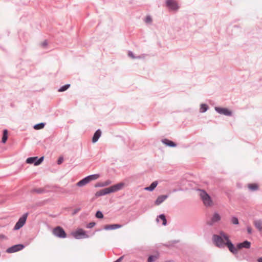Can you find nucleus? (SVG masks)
<instances>
[{
  "label": "nucleus",
  "instance_id": "1",
  "mask_svg": "<svg viewBox=\"0 0 262 262\" xmlns=\"http://www.w3.org/2000/svg\"><path fill=\"white\" fill-rule=\"evenodd\" d=\"M213 243L219 248H224L226 246L230 252L233 254H236L238 252L234 245L229 238V236L223 231H220V234H213L212 236Z\"/></svg>",
  "mask_w": 262,
  "mask_h": 262
},
{
  "label": "nucleus",
  "instance_id": "2",
  "mask_svg": "<svg viewBox=\"0 0 262 262\" xmlns=\"http://www.w3.org/2000/svg\"><path fill=\"white\" fill-rule=\"evenodd\" d=\"M125 183L124 182H120L112 185L109 187L101 189L95 193V195L96 197H99L101 196L105 195L111 193H113L118 191L124 186Z\"/></svg>",
  "mask_w": 262,
  "mask_h": 262
},
{
  "label": "nucleus",
  "instance_id": "3",
  "mask_svg": "<svg viewBox=\"0 0 262 262\" xmlns=\"http://www.w3.org/2000/svg\"><path fill=\"white\" fill-rule=\"evenodd\" d=\"M201 192L200 197L204 204L206 207L211 206L212 205V201L210 196L204 190H199Z\"/></svg>",
  "mask_w": 262,
  "mask_h": 262
},
{
  "label": "nucleus",
  "instance_id": "4",
  "mask_svg": "<svg viewBox=\"0 0 262 262\" xmlns=\"http://www.w3.org/2000/svg\"><path fill=\"white\" fill-rule=\"evenodd\" d=\"M74 237L77 239L89 238L90 236L87 234L86 231L81 228L77 229L72 233Z\"/></svg>",
  "mask_w": 262,
  "mask_h": 262
},
{
  "label": "nucleus",
  "instance_id": "5",
  "mask_svg": "<svg viewBox=\"0 0 262 262\" xmlns=\"http://www.w3.org/2000/svg\"><path fill=\"white\" fill-rule=\"evenodd\" d=\"M44 160V157L42 156L40 158L38 157H29L26 159V162L27 164H33L34 166H38L41 164Z\"/></svg>",
  "mask_w": 262,
  "mask_h": 262
},
{
  "label": "nucleus",
  "instance_id": "6",
  "mask_svg": "<svg viewBox=\"0 0 262 262\" xmlns=\"http://www.w3.org/2000/svg\"><path fill=\"white\" fill-rule=\"evenodd\" d=\"M28 212L25 213L15 224L13 230H18L20 229L26 223L28 215Z\"/></svg>",
  "mask_w": 262,
  "mask_h": 262
},
{
  "label": "nucleus",
  "instance_id": "7",
  "mask_svg": "<svg viewBox=\"0 0 262 262\" xmlns=\"http://www.w3.org/2000/svg\"><path fill=\"white\" fill-rule=\"evenodd\" d=\"M53 234L60 238H64L67 237V233L64 229L60 226H57L54 228Z\"/></svg>",
  "mask_w": 262,
  "mask_h": 262
},
{
  "label": "nucleus",
  "instance_id": "8",
  "mask_svg": "<svg viewBox=\"0 0 262 262\" xmlns=\"http://www.w3.org/2000/svg\"><path fill=\"white\" fill-rule=\"evenodd\" d=\"M25 246L24 244H19L11 246L6 250V252L8 253H13L23 250Z\"/></svg>",
  "mask_w": 262,
  "mask_h": 262
},
{
  "label": "nucleus",
  "instance_id": "9",
  "mask_svg": "<svg viewBox=\"0 0 262 262\" xmlns=\"http://www.w3.org/2000/svg\"><path fill=\"white\" fill-rule=\"evenodd\" d=\"M215 111L220 114H223L226 116H231L232 112L231 111L226 107L219 106L215 107Z\"/></svg>",
  "mask_w": 262,
  "mask_h": 262
},
{
  "label": "nucleus",
  "instance_id": "10",
  "mask_svg": "<svg viewBox=\"0 0 262 262\" xmlns=\"http://www.w3.org/2000/svg\"><path fill=\"white\" fill-rule=\"evenodd\" d=\"M166 6L170 10H177L179 8L178 4L174 0H166Z\"/></svg>",
  "mask_w": 262,
  "mask_h": 262
},
{
  "label": "nucleus",
  "instance_id": "11",
  "mask_svg": "<svg viewBox=\"0 0 262 262\" xmlns=\"http://www.w3.org/2000/svg\"><path fill=\"white\" fill-rule=\"evenodd\" d=\"M251 243L247 240H245L243 242L238 243L236 245V247H235L237 250L241 249L242 248L249 249L251 247Z\"/></svg>",
  "mask_w": 262,
  "mask_h": 262
},
{
  "label": "nucleus",
  "instance_id": "12",
  "mask_svg": "<svg viewBox=\"0 0 262 262\" xmlns=\"http://www.w3.org/2000/svg\"><path fill=\"white\" fill-rule=\"evenodd\" d=\"M221 220V216L217 212H215L211 219V221L208 222V225L212 226L214 223L219 222Z\"/></svg>",
  "mask_w": 262,
  "mask_h": 262
},
{
  "label": "nucleus",
  "instance_id": "13",
  "mask_svg": "<svg viewBox=\"0 0 262 262\" xmlns=\"http://www.w3.org/2000/svg\"><path fill=\"white\" fill-rule=\"evenodd\" d=\"M122 226V225L119 224H110L105 225L103 229L105 230H115L121 228Z\"/></svg>",
  "mask_w": 262,
  "mask_h": 262
},
{
  "label": "nucleus",
  "instance_id": "14",
  "mask_svg": "<svg viewBox=\"0 0 262 262\" xmlns=\"http://www.w3.org/2000/svg\"><path fill=\"white\" fill-rule=\"evenodd\" d=\"M169 196L168 194L166 195H161L158 196L156 201H155V204L157 206L160 205L162 203H163L168 197Z\"/></svg>",
  "mask_w": 262,
  "mask_h": 262
},
{
  "label": "nucleus",
  "instance_id": "15",
  "mask_svg": "<svg viewBox=\"0 0 262 262\" xmlns=\"http://www.w3.org/2000/svg\"><path fill=\"white\" fill-rule=\"evenodd\" d=\"M101 135V131L100 129H98L94 133L92 138V142L93 143L98 141V139Z\"/></svg>",
  "mask_w": 262,
  "mask_h": 262
},
{
  "label": "nucleus",
  "instance_id": "16",
  "mask_svg": "<svg viewBox=\"0 0 262 262\" xmlns=\"http://www.w3.org/2000/svg\"><path fill=\"white\" fill-rule=\"evenodd\" d=\"M162 142L166 146L170 147H174L177 146V144L176 143L167 139H162Z\"/></svg>",
  "mask_w": 262,
  "mask_h": 262
},
{
  "label": "nucleus",
  "instance_id": "17",
  "mask_svg": "<svg viewBox=\"0 0 262 262\" xmlns=\"http://www.w3.org/2000/svg\"><path fill=\"white\" fill-rule=\"evenodd\" d=\"M158 184V182L157 181H154L149 186L145 187L144 189L145 190L151 192L156 188Z\"/></svg>",
  "mask_w": 262,
  "mask_h": 262
},
{
  "label": "nucleus",
  "instance_id": "18",
  "mask_svg": "<svg viewBox=\"0 0 262 262\" xmlns=\"http://www.w3.org/2000/svg\"><path fill=\"white\" fill-rule=\"evenodd\" d=\"M112 183V181L110 180H107L104 182H98L95 185V187H102L108 185H110Z\"/></svg>",
  "mask_w": 262,
  "mask_h": 262
},
{
  "label": "nucleus",
  "instance_id": "19",
  "mask_svg": "<svg viewBox=\"0 0 262 262\" xmlns=\"http://www.w3.org/2000/svg\"><path fill=\"white\" fill-rule=\"evenodd\" d=\"M89 183L86 177H84L76 184V185L78 187H82Z\"/></svg>",
  "mask_w": 262,
  "mask_h": 262
},
{
  "label": "nucleus",
  "instance_id": "20",
  "mask_svg": "<svg viewBox=\"0 0 262 262\" xmlns=\"http://www.w3.org/2000/svg\"><path fill=\"white\" fill-rule=\"evenodd\" d=\"M159 219L162 221V225L166 226L167 225V220L165 215L164 214H161L156 219L157 222H159Z\"/></svg>",
  "mask_w": 262,
  "mask_h": 262
},
{
  "label": "nucleus",
  "instance_id": "21",
  "mask_svg": "<svg viewBox=\"0 0 262 262\" xmlns=\"http://www.w3.org/2000/svg\"><path fill=\"white\" fill-rule=\"evenodd\" d=\"M254 225L259 231L262 230V221L261 220L254 221Z\"/></svg>",
  "mask_w": 262,
  "mask_h": 262
},
{
  "label": "nucleus",
  "instance_id": "22",
  "mask_svg": "<svg viewBox=\"0 0 262 262\" xmlns=\"http://www.w3.org/2000/svg\"><path fill=\"white\" fill-rule=\"evenodd\" d=\"M100 174L98 173L96 174H93L89 176H86V178L88 180H89V182L93 181L95 180L98 179L100 177Z\"/></svg>",
  "mask_w": 262,
  "mask_h": 262
},
{
  "label": "nucleus",
  "instance_id": "23",
  "mask_svg": "<svg viewBox=\"0 0 262 262\" xmlns=\"http://www.w3.org/2000/svg\"><path fill=\"white\" fill-rule=\"evenodd\" d=\"M8 140V130L6 129H5L3 130V134L2 139V142L3 143H5Z\"/></svg>",
  "mask_w": 262,
  "mask_h": 262
},
{
  "label": "nucleus",
  "instance_id": "24",
  "mask_svg": "<svg viewBox=\"0 0 262 262\" xmlns=\"http://www.w3.org/2000/svg\"><path fill=\"white\" fill-rule=\"evenodd\" d=\"M45 125H46V123L40 122L39 123L35 124L33 126V128H34V129H35L36 130L41 129H42L43 128H44V127L45 126Z\"/></svg>",
  "mask_w": 262,
  "mask_h": 262
},
{
  "label": "nucleus",
  "instance_id": "25",
  "mask_svg": "<svg viewBox=\"0 0 262 262\" xmlns=\"http://www.w3.org/2000/svg\"><path fill=\"white\" fill-rule=\"evenodd\" d=\"M208 110V106L207 104L202 103L200 105V112L202 113H205Z\"/></svg>",
  "mask_w": 262,
  "mask_h": 262
},
{
  "label": "nucleus",
  "instance_id": "26",
  "mask_svg": "<svg viewBox=\"0 0 262 262\" xmlns=\"http://www.w3.org/2000/svg\"><path fill=\"white\" fill-rule=\"evenodd\" d=\"M159 257V254L150 255L147 258V262H154Z\"/></svg>",
  "mask_w": 262,
  "mask_h": 262
},
{
  "label": "nucleus",
  "instance_id": "27",
  "mask_svg": "<svg viewBox=\"0 0 262 262\" xmlns=\"http://www.w3.org/2000/svg\"><path fill=\"white\" fill-rule=\"evenodd\" d=\"M46 190L43 188H34L31 190V192H36L38 194L45 193Z\"/></svg>",
  "mask_w": 262,
  "mask_h": 262
},
{
  "label": "nucleus",
  "instance_id": "28",
  "mask_svg": "<svg viewBox=\"0 0 262 262\" xmlns=\"http://www.w3.org/2000/svg\"><path fill=\"white\" fill-rule=\"evenodd\" d=\"M248 188L252 191H255L258 189V186L256 184H248Z\"/></svg>",
  "mask_w": 262,
  "mask_h": 262
},
{
  "label": "nucleus",
  "instance_id": "29",
  "mask_svg": "<svg viewBox=\"0 0 262 262\" xmlns=\"http://www.w3.org/2000/svg\"><path fill=\"white\" fill-rule=\"evenodd\" d=\"M70 86V84H66L61 86L58 90V92H62L67 91Z\"/></svg>",
  "mask_w": 262,
  "mask_h": 262
},
{
  "label": "nucleus",
  "instance_id": "30",
  "mask_svg": "<svg viewBox=\"0 0 262 262\" xmlns=\"http://www.w3.org/2000/svg\"><path fill=\"white\" fill-rule=\"evenodd\" d=\"M95 216L98 219H101L103 218L104 215L102 211L98 210L96 212Z\"/></svg>",
  "mask_w": 262,
  "mask_h": 262
},
{
  "label": "nucleus",
  "instance_id": "31",
  "mask_svg": "<svg viewBox=\"0 0 262 262\" xmlns=\"http://www.w3.org/2000/svg\"><path fill=\"white\" fill-rule=\"evenodd\" d=\"M231 221L232 224L234 225H237L239 224L238 219L237 217L235 216H232Z\"/></svg>",
  "mask_w": 262,
  "mask_h": 262
},
{
  "label": "nucleus",
  "instance_id": "32",
  "mask_svg": "<svg viewBox=\"0 0 262 262\" xmlns=\"http://www.w3.org/2000/svg\"><path fill=\"white\" fill-rule=\"evenodd\" d=\"M96 225V223L94 222H90L86 225V228L88 229H91L94 227Z\"/></svg>",
  "mask_w": 262,
  "mask_h": 262
},
{
  "label": "nucleus",
  "instance_id": "33",
  "mask_svg": "<svg viewBox=\"0 0 262 262\" xmlns=\"http://www.w3.org/2000/svg\"><path fill=\"white\" fill-rule=\"evenodd\" d=\"M128 56L131 58H132L133 59H135V58H137V57H136L134 54H133V53L130 51H128Z\"/></svg>",
  "mask_w": 262,
  "mask_h": 262
},
{
  "label": "nucleus",
  "instance_id": "34",
  "mask_svg": "<svg viewBox=\"0 0 262 262\" xmlns=\"http://www.w3.org/2000/svg\"><path fill=\"white\" fill-rule=\"evenodd\" d=\"M63 160H64V159H63V157H60L57 161V164H58V165L61 164L63 162Z\"/></svg>",
  "mask_w": 262,
  "mask_h": 262
},
{
  "label": "nucleus",
  "instance_id": "35",
  "mask_svg": "<svg viewBox=\"0 0 262 262\" xmlns=\"http://www.w3.org/2000/svg\"><path fill=\"white\" fill-rule=\"evenodd\" d=\"M80 209H81L80 208H77L74 209L72 212V215H75L78 211H79L80 210Z\"/></svg>",
  "mask_w": 262,
  "mask_h": 262
},
{
  "label": "nucleus",
  "instance_id": "36",
  "mask_svg": "<svg viewBox=\"0 0 262 262\" xmlns=\"http://www.w3.org/2000/svg\"><path fill=\"white\" fill-rule=\"evenodd\" d=\"M145 21L146 23H151L152 21V19L150 16H148L146 17Z\"/></svg>",
  "mask_w": 262,
  "mask_h": 262
},
{
  "label": "nucleus",
  "instance_id": "37",
  "mask_svg": "<svg viewBox=\"0 0 262 262\" xmlns=\"http://www.w3.org/2000/svg\"><path fill=\"white\" fill-rule=\"evenodd\" d=\"M247 232H248V233L250 234L252 233V228L250 226H248L247 227Z\"/></svg>",
  "mask_w": 262,
  "mask_h": 262
},
{
  "label": "nucleus",
  "instance_id": "38",
  "mask_svg": "<svg viewBox=\"0 0 262 262\" xmlns=\"http://www.w3.org/2000/svg\"><path fill=\"white\" fill-rule=\"evenodd\" d=\"M123 258H124V255H122V256H120V257H119L117 260H116L115 261H114L113 262H121V261L122 260Z\"/></svg>",
  "mask_w": 262,
  "mask_h": 262
},
{
  "label": "nucleus",
  "instance_id": "39",
  "mask_svg": "<svg viewBox=\"0 0 262 262\" xmlns=\"http://www.w3.org/2000/svg\"><path fill=\"white\" fill-rule=\"evenodd\" d=\"M48 45L47 40H45L42 43L41 46L43 48L46 47Z\"/></svg>",
  "mask_w": 262,
  "mask_h": 262
},
{
  "label": "nucleus",
  "instance_id": "40",
  "mask_svg": "<svg viewBox=\"0 0 262 262\" xmlns=\"http://www.w3.org/2000/svg\"><path fill=\"white\" fill-rule=\"evenodd\" d=\"M257 261L258 262H262V257L258 258L257 259Z\"/></svg>",
  "mask_w": 262,
  "mask_h": 262
},
{
  "label": "nucleus",
  "instance_id": "41",
  "mask_svg": "<svg viewBox=\"0 0 262 262\" xmlns=\"http://www.w3.org/2000/svg\"><path fill=\"white\" fill-rule=\"evenodd\" d=\"M5 237V236L3 234L0 235V237H1V238H4Z\"/></svg>",
  "mask_w": 262,
  "mask_h": 262
},
{
  "label": "nucleus",
  "instance_id": "42",
  "mask_svg": "<svg viewBox=\"0 0 262 262\" xmlns=\"http://www.w3.org/2000/svg\"><path fill=\"white\" fill-rule=\"evenodd\" d=\"M62 193H67V191H66V190H64V191H62Z\"/></svg>",
  "mask_w": 262,
  "mask_h": 262
},
{
  "label": "nucleus",
  "instance_id": "43",
  "mask_svg": "<svg viewBox=\"0 0 262 262\" xmlns=\"http://www.w3.org/2000/svg\"><path fill=\"white\" fill-rule=\"evenodd\" d=\"M165 262H173V261L172 260H167Z\"/></svg>",
  "mask_w": 262,
  "mask_h": 262
}]
</instances>
